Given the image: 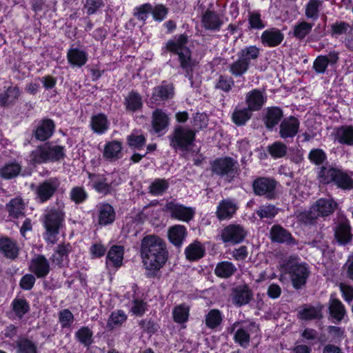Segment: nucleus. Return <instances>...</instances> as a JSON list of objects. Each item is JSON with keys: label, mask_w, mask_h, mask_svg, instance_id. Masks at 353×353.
Wrapping results in <instances>:
<instances>
[{"label": "nucleus", "mask_w": 353, "mask_h": 353, "mask_svg": "<svg viewBox=\"0 0 353 353\" xmlns=\"http://www.w3.org/2000/svg\"><path fill=\"white\" fill-rule=\"evenodd\" d=\"M283 112L279 108H268L265 118V125L268 128H272L281 119Z\"/></svg>", "instance_id": "nucleus-41"}, {"label": "nucleus", "mask_w": 353, "mask_h": 353, "mask_svg": "<svg viewBox=\"0 0 353 353\" xmlns=\"http://www.w3.org/2000/svg\"><path fill=\"white\" fill-rule=\"evenodd\" d=\"M127 319L126 314L120 310L114 311L109 316L107 323V327L112 330L116 327L120 326Z\"/></svg>", "instance_id": "nucleus-45"}, {"label": "nucleus", "mask_w": 353, "mask_h": 353, "mask_svg": "<svg viewBox=\"0 0 353 353\" xmlns=\"http://www.w3.org/2000/svg\"><path fill=\"white\" fill-rule=\"evenodd\" d=\"M173 95V87L170 85L157 87L152 94V99L157 100H166Z\"/></svg>", "instance_id": "nucleus-50"}, {"label": "nucleus", "mask_w": 353, "mask_h": 353, "mask_svg": "<svg viewBox=\"0 0 353 353\" xmlns=\"http://www.w3.org/2000/svg\"><path fill=\"white\" fill-rule=\"evenodd\" d=\"M299 317L304 320L319 319L321 315V307L307 306L301 310L298 313Z\"/></svg>", "instance_id": "nucleus-47"}, {"label": "nucleus", "mask_w": 353, "mask_h": 353, "mask_svg": "<svg viewBox=\"0 0 353 353\" xmlns=\"http://www.w3.org/2000/svg\"><path fill=\"white\" fill-rule=\"evenodd\" d=\"M270 238L273 241L278 243H286L290 245L296 244L292 235L285 229L280 225H274L270 230Z\"/></svg>", "instance_id": "nucleus-22"}, {"label": "nucleus", "mask_w": 353, "mask_h": 353, "mask_svg": "<svg viewBox=\"0 0 353 353\" xmlns=\"http://www.w3.org/2000/svg\"><path fill=\"white\" fill-rule=\"evenodd\" d=\"M277 212V209L274 205H263L256 211L257 215L261 219L273 218Z\"/></svg>", "instance_id": "nucleus-62"}, {"label": "nucleus", "mask_w": 353, "mask_h": 353, "mask_svg": "<svg viewBox=\"0 0 353 353\" xmlns=\"http://www.w3.org/2000/svg\"><path fill=\"white\" fill-rule=\"evenodd\" d=\"M236 169V162L226 157L215 160L212 163V171L219 175L231 174Z\"/></svg>", "instance_id": "nucleus-14"}, {"label": "nucleus", "mask_w": 353, "mask_h": 353, "mask_svg": "<svg viewBox=\"0 0 353 353\" xmlns=\"http://www.w3.org/2000/svg\"><path fill=\"white\" fill-rule=\"evenodd\" d=\"M60 185L59 179L50 178L40 183L36 189L37 199L41 203L49 200Z\"/></svg>", "instance_id": "nucleus-9"}, {"label": "nucleus", "mask_w": 353, "mask_h": 353, "mask_svg": "<svg viewBox=\"0 0 353 353\" xmlns=\"http://www.w3.org/2000/svg\"><path fill=\"white\" fill-rule=\"evenodd\" d=\"M308 158L315 165H321L325 161L326 154L321 149H314L310 152Z\"/></svg>", "instance_id": "nucleus-63"}, {"label": "nucleus", "mask_w": 353, "mask_h": 353, "mask_svg": "<svg viewBox=\"0 0 353 353\" xmlns=\"http://www.w3.org/2000/svg\"><path fill=\"white\" fill-rule=\"evenodd\" d=\"M323 3V1L322 0H310L305 6V17L313 21L317 20L319 17Z\"/></svg>", "instance_id": "nucleus-30"}, {"label": "nucleus", "mask_w": 353, "mask_h": 353, "mask_svg": "<svg viewBox=\"0 0 353 353\" xmlns=\"http://www.w3.org/2000/svg\"><path fill=\"white\" fill-rule=\"evenodd\" d=\"M185 227L181 225H176L168 230V239L176 246H180L185 236Z\"/></svg>", "instance_id": "nucleus-29"}, {"label": "nucleus", "mask_w": 353, "mask_h": 353, "mask_svg": "<svg viewBox=\"0 0 353 353\" xmlns=\"http://www.w3.org/2000/svg\"><path fill=\"white\" fill-rule=\"evenodd\" d=\"M337 141L347 145H353V127L342 126L336 131Z\"/></svg>", "instance_id": "nucleus-33"}, {"label": "nucleus", "mask_w": 353, "mask_h": 353, "mask_svg": "<svg viewBox=\"0 0 353 353\" xmlns=\"http://www.w3.org/2000/svg\"><path fill=\"white\" fill-rule=\"evenodd\" d=\"M98 210L99 224L105 225L114 221L115 213L112 205L108 203H99Z\"/></svg>", "instance_id": "nucleus-24"}, {"label": "nucleus", "mask_w": 353, "mask_h": 353, "mask_svg": "<svg viewBox=\"0 0 353 353\" xmlns=\"http://www.w3.org/2000/svg\"><path fill=\"white\" fill-rule=\"evenodd\" d=\"M13 310L16 314L21 317L29 310V305L24 299H15L12 303Z\"/></svg>", "instance_id": "nucleus-60"}, {"label": "nucleus", "mask_w": 353, "mask_h": 353, "mask_svg": "<svg viewBox=\"0 0 353 353\" xmlns=\"http://www.w3.org/2000/svg\"><path fill=\"white\" fill-rule=\"evenodd\" d=\"M48 161H57L63 159L64 148L58 145H45Z\"/></svg>", "instance_id": "nucleus-39"}, {"label": "nucleus", "mask_w": 353, "mask_h": 353, "mask_svg": "<svg viewBox=\"0 0 353 353\" xmlns=\"http://www.w3.org/2000/svg\"><path fill=\"white\" fill-rule=\"evenodd\" d=\"M169 183L164 179H156L150 185V193L153 196L162 195L168 188Z\"/></svg>", "instance_id": "nucleus-48"}, {"label": "nucleus", "mask_w": 353, "mask_h": 353, "mask_svg": "<svg viewBox=\"0 0 353 353\" xmlns=\"http://www.w3.org/2000/svg\"><path fill=\"white\" fill-rule=\"evenodd\" d=\"M17 353H37V346L34 342L27 339L20 338L16 342Z\"/></svg>", "instance_id": "nucleus-40"}, {"label": "nucleus", "mask_w": 353, "mask_h": 353, "mask_svg": "<svg viewBox=\"0 0 353 353\" xmlns=\"http://www.w3.org/2000/svg\"><path fill=\"white\" fill-rule=\"evenodd\" d=\"M239 323L233 325V330L236 329L234 339L242 347H247L250 342V334L243 327H238Z\"/></svg>", "instance_id": "nucleus-51"}, {"label": "nucleus", "mask_w": 353, "mask_h": 353, "mask_svg": "<svg viewBox=\"0 0 353 353\" xmlns=\"http://www.w3.org/2000/svg\"><path fill=\"white\" fill-rule=\"evenodd\" d=\"M252 298V293L247 285L240 286L234 290L233 302L239 306L245 305Z\"/></svg>", "instance_id": "nucleus-25"}, {"label": "nucleus", "mask_w": 353, "mask_h": 353, "mask_svg": "<svg viewBox=\"0 0 353 353\" xmlns=\"http://www.w3.org/2000/svg\"><path fill=\"white\" fill-rule=\"evenodd\" d=\"M335 237L341 243H347L351 238L350 226L345 223L339 224L335 230Z\"/></svg>", "instance_id": "nucleus-54"}, {"label": "nucleus", "mask_w": 353, "mask_h": 353, "mask_svg": "<svg viewBox=\"0 0 353 353\" xmlns=\"http://www.w3.org/2000/svg\"><path fill=\"white\" fill-rule=\"evenodd\" d=\"M251 117V111L247 108L236 109L232 114V120L238 125H244Z\"/></svg>", "instance_id": "nucleus-55"}, {"label": "nucleus", "mask_w": 353, "mask_h": 353, "mask_svg": "<svg viewBox=\"0 0 353 353\" xmlns=\"http://www.w3.org/2000/svg\"><path fill=\"white\" fill-rule=\"evenodd\" d=\"M249 67L246 61L238 57L236 61L229 65V72L234 77H241L248 72Z\"/></svg>", "instance_id": "nucleus-49"}, {"label": "nucleus", "mask_w": 353, "mask_h": 353, "mask_svg": "<svg viewBox=\"0 0 353 353\" xmlns=\"http://www.w3.org/2000/svg\"><path fill=\"white\" fill-rule=\"evenodd\" d=\"M21 170V166L17 162H10L0 168V177L11 179L17 176Z\"/></svg>", "instance_id": "nucleus-32"}, {"label": "nucleus", "mask_w": 353, "mask_h": 353, "mask_svg": "<svg viewBox=\"0 0 353 353\" xmlns=\"http://www.w3.org/2000/svg\"><path fill=\"white\" fill-rule=\"evenodd\" d=\"M275 187L276 181L268 178H259L253 183L254 192L258 195H265L269 199L273 198Z\"/></svg>", "instance_id": "nucleus-15"}, {"label": "nucleus", "mask_w": 353, "mask_h": 353, "mask_svg": "<svg viewBox=\"0 0 353 353\" xmlns=\"http://www.w3.org/2000/svg\"><path fill=\"white\" fill-rule=\"evenodd\" d=\"M126 110L130 112H135L142 108L143 102L139 94L131 92L125 99Z\"/></svg>", "instance_id": "nucleus-36"}, {"label": "nucleus", "mask_w": 353, "mask_h": 353, "mask_svg": "<svg viewBox=\"0 0 353 353\" xmlns=\"http://www.w3.org/2000/svg\"><path fill=\"white\" fill-rule=\"evenodd\" d=\"M187 43L188 36L181 34L169 41L166 44V48L168 50L176 52L179 55L181 66L185 69H188L192 65L190 52L186 47Z\"/></svg>", "instance_id": "nucleus-5"}, {"label": "nucleus", "mask_w": 353, "mask_h": 353, "mask_svg": "<svg viewBox=\"0 0 353 353\" xmlns=\"http://www.w3.org/2000/svg\"><path fill=\"white\" fill-rule=\"evenodd\" d=\"M194 131L203 129L208 125V117L205 114L196 113L192 121Z\"/></svg>", "instance_id": "nucleus-64"}, {"label": "nucleus", "mask_w": 353, "mask_h": 353, "mask_svg": "<svg viewBox=\"0 0 353 353\" xmlns=\"http://www.w3.org/2000/svg\"><path fill=\"white\" fill-rule=\"evenodd\" d=\"M30 270L38 278L46 276L50 272V265L46 258L42 255H38L32 259Z\"/></svg>", "instance_id": "nucleus-17"}, {"label": "nucleus", "mask_w": 353, "mask_h": 353, "mask_svg": "<svg viewBox=\"0 0 353 353\" xmlns=\"http://www.w3.org/2000/svg\"><path fill=\"white\" fill-rule=\"evenodd\" d=\"M284 39L283 33L276 28L264 30L261 35V43L268 48H274L280 45Z\"/></svg>", "instance_id": "nucleus-12"}, {"label": "nucleus", "mask_w": 353, "mask_h": 353, "mask_svg": "<svg viewBox=\"0 0 353 353\" xmlns=\"http://www.w3.org/2000/svg\"><path fill=\"white\" fill-rule=\"evenodd\" d=\"M268 152L273 159L283 158L287 154L288 147L281 141H275L268 146Z\"/></svg>", "instance_id": "nucleus-44"}, {"label": "nucleus", "mask_w": 353, "mask_h": 353, "mask_svg": "<svg viewBox=\"0 0 353 353\" xmlns=\"http://www.w3.org/2000/svg\"><path fill=\"white\" fill-rule=\"evenodd\" d=\"M65 219L64 213L60 210H50L45 216L43 221L46 229V239L54 244L55 236L59 234Z\"/></svg>", "instance_id": "nucleus-4"}, {"label": "nucleus", "mask_w": 353, "mask_h": 353, "mask_svg": "<svg viewBox=\"0 0 353 353\" xmlns=\"http://www.w3.org/2000/svg\"><path fill=\"white\" fill-rule=\"evenodd\" d=\"M330 314L336 321H341L345 314V310L342 303L336 299H331L329 306Z\"/></svg>", "instance_id": "nucleus-38"}, {"label": "nucleus", "mask_w": 353, "mask_h": 353, "mask_svg": "<svg viewBox=\"0 0 353 353\" xmlns=\"http://www.w3.org/2000/svg\"><path fill=\"white\" fill-rule=\"evenodd\" d=\"M29 161L33 165L48 162L45 145L37 147L31 152L29 156Z\"/></svg>", "instance_id": "nucleus-46"}, {"label": "nucleus", "mask_w": 353, "mask_h": 353, "mask_svg": "<svg viewBox=\"0 0 353 353\" xmlns=\"http://www.w3.org/2000/svg\"><path fill=\"white\" fill-rule=\"evenodd\" d=\"M288 269L293 287L296 289L301 288L310 274L308 265L305 263L295 262L291 265L288 264Z\"/></svg>", "instance_id": "nucleus-7"}, {"label": "nucleus", "mask_w": 353, "mask_h": 353, "mask_svg": "<svg viewBox=\"0 0 353 353\" xmlns=\"http://www.w3.org/2000/svg\"><path fill=\"white\" fill-rule=\"evenodd\" d=\"M222 317L218 310H212L205 317L206 325L211 329L216 327L221 322Z\"/></svg>", "instance_id": "nucleus-57"}, {"label": "nucleus", "mask_w": 353, "mask_h": 353, "mask_svg": "<svg viewBox=\"0 0 353 353\" xmlns=\"http://www.w3.org/2000/svg\"><path fill=\"white\" fill-rule=\"evenodd\" d=\"M76 336L78 340L85 346L90 345L92 342V332L88 327H81L76 333Z\"/></svg>", "instance_id": "nucleus-59"}, {"label": "nucleus", "mask_w": 353, "mask_h": 353, "mask_svg": "<svg viewBox=\"0 0 353 353\" xmlns=\"http://www.w3.org/2000/svg\"><path fill=\"white\" fill-rule=\"evenodd\" d=\"M90 126L92 130L97 134H103L109 127L107 117L103 114L94 115L91 118Z\"/></svg>", "instance_id": "nucleus-28"}, {"label": "nucleus", "mask_w": 353, "mask_h": 353, "mask_svg": "<svg viewBox=\"0 0 353 353\" xmlns=\"http://www.w3.org/2000/svg\"><path fill=\"white\" fill-rule=\"evenodd\" d=\"M248 21L249 30H262L265 27V23L261 19V15L256 12H248Z\"/></svg>", "instance_id": "nucleus-52"}, {"label": "nucleus", "mask_w": 353, "mask_h": 353, "mask_svg": "<svg viewBox=\"0 0 353 353\" xmlns=\"http://www.w3.org/2000/svg\"><path fill=\"white\" fill-rule=\"evenodd\" d=\"M246 236L244 228L237 224H230L221 232V238L225 243L236 244L241 243Z\"/></svg>", "instance_id": "nucleus-10"}, {"label": "nucleus", "mask_w": 353, "mask_h": 353, "mask_svg": "<svg viewBox=\"0 0 353 353\" xmlns=\"http://www.w3.org/2000/svg\"><path fill=\"white\" fill-rule=\"evenodd\" d=\"M189 316V308L185 305L176 306L173 311V318L175 322L183 323L188 321Z\"/></svg>", "instance_id": "nucleus-56"}, {"label": "nucleus", "mask_w": 353, "mask_h": 353, "mask_svg": "<svg viewBox=\"0 0 353 353\" xmlns=\"http://www.w3.org/2000/svg\"><path fill=\"white\" fill-rule=\"evenodd\" d=\"M165 210L170 213L172 218L177 220L189 222L195 214V208L187 207L174 201L168 202L165 206Z\"/></svg>", "instance_id": "nucleus-8"}, {"label": "nucleus", "mask_w": 353, "mask_h": 353, "mask_svg": "<svg viewBox=\"0 0 353 353\" xmlns=\"http://www.w3.org/2000/svg\"><path fill=\"white\" fill-rule=\"evenodd\" d=\"M313 23L305 21H299L294 27V36L299 39H304L312 30Z\"/></svg>", "instance_id": "nucleus-53"}, {"label": "nucleus", "mask_w": 353, "mask_h": 353, "mask_svg": "<svg viewBox=\"0 0 353 353\" xmlns=\"http://www.w3.org/2000/svg\"><path fill=\"white\" fill-rule=\"evenodd\" d=\"M299 121L294 117L283 119L279 126L280 137L284 139L295 137L299 132Z\"/></svg>", "instance_id": "nucleus-13"}, {"label": "nucleus", "mask_w": 353, "mask_h": 353, "mask_svg": "<svg viewBox=\"0 0 353 353\" xmlns=\"http://www.w3.org/2000/svg\"><path fill=\"white\" fill-rule=\"evenodd\" d=\"M21 92L17 86H10L0 94V105L7 106L14 103L19 97Z\"/></svg>", "instance_id": "nucleus-27"}, {"label": "nucleus", "mask_w": 353, "mask_h": 353, "mask_svg": "<svg viewBox=\"0 0 353 353\" xmlns=\"http://www.w3.org/2000/svg\"><path fill=\"white\" fill-rule=\"evenodd\" d=\"M236 270L235 265L230 261H222L216 265L215 268V274L221 278H229Z\"/></svg>", "instance_id": "nucleus-35"}, {"label": "nucleus", "mask_w": 353, "mask_h": 353, "mask_svg": "<svg viewBox=\"0 0 353 353\" xmlns=\"http://www.w3.org/2000/svg\"><path fill=\"white\" fill-rule=\"evenodd\" d=\"M70 251L71 246L69 243L59 244L52 255L51 261L52 263L59 267L66 265L68 261V254Z\"/></svg>", "instance_id": "nucleus-20"}, {"label": "nucleus", "mask_w": 353, "mask_h": 353, "mask_svg": "<svg viewBox=\"0 0 353 353\" xmlns=\"http://www.w3.org/2000/svg\"><path fill=\"white\" fill-rule=\"evenodd\" d=\"M185 253L188 259L196 261L203 257L205 250L200 243L195 241L186 248Z\"/></svg>", "instance_id": "nucleus-37"}, {"label": "nucleus", "mask_w": 353, "mask_h": 353, "mask_svg": "<svg viewBox=\"0 0 353 353\" xmlns=\"http://www.w3.org/2000/svg\"><path fill=\"white\" fill-rule=\"evenodd\" d=\"M0 250L8 258L13 259L17 255V248L15 243L8 238L0 239Z\"/></svg>", "instance_id": "nucleus-43"}, {"label": "nucleus", "mask_w": 353, "mask_h": 353, "mask_svg": "<svg viewBox=\"0 0 353 353\" xmlns=\"http://www.w3.org/2000/svg\"><path fill=\"white\" fill-rule=\"evenodd\" d=\"M6 208L10 216L14 218H18L23 214L25 208V203L22 199L19 197L12 199L7 205Z\"/></svg>", "instance_id": "nucleus-42"}, {"label": "nucleus", "mask_w": 353, "mask_h": 353, "mask_svg": "<svg viewBox=\"0 0 353 353\" xmlns=\"http://www.w3.org/2000/svg\"><path fill=\"white\" fill-rule=\"evenodd\" d=\"M54 129V124L52 120H43L35 131V137L38 140L45 141L52 135Z\"/></svg>", "instance_id": "nucleus-26"}, {"label": "nucleus", "mask_w": 353, "mask_h": 353, "mask_svg": "<svg viewBox=\"0 0 353 353\" xmlns=\"http://www.w3.org/2000/svg\"><path fill=\"white\" fill-rule=\"evenodd\" d=\"M260 54V48L256 46H250L241 49L238 52V57L246 61L250 66L252 60H256Z\"/></svg>", "instance_id": "nucleus-34"}, {"label": "nucleus", "mask_w": 353, "mask_h": 353, "mask_svg": "<svg viewBox=\"0 0 353 353\" xmlns=\"http://www.w3.org/2000/svg\"><path fill=\"white\" fill-rule=\"evenodd\" d=\"M152 10V6L151 4L144 3L134 9V15L137 19L145 21Z\"/></svg>", "instance_id": "nucleus-58"}, {"label": "nucleus", "mask_w": 353, "mask_h": 353, "mask_svg": "<svg viewBox=\"0 0 353 353\" xmlns=\"http://www.w3.org/2000/svg\"><path fill=\"white\" fill-rule=\"evenodd\" d=\"M123 145L119 141H111L104 146L103 157L109 161H114L120 159L122 157Z\"/></svg>", "instance_id": "nucleus-21"}, {"label": "nucleus", "mask_w": 353, "mask_h": 353, "mask_svg": "<svg viewBox=\"0 0 353 353\" xmlns=\"http://www.w3.org/2000/svg\"><path fill=\"white\" fill-rule=\"evenodd\" d=\"M318 178L322 183L334 182L342 189L353 188V179L347 173L336 168L322 167L318 172Z\"/></svg>", "instance_id": "nucleus-3"}, {"label": "nucleus", "mask_w": 353, "mask_h": 353, "mask_svg": "<svg viewBox=\"0 0 353 353\" xmlns=\"http://www.w3.org/2000/svg\"><path fill=\"white\" fill-rule=\"evenodd\" d=\"M170 122L168 114L161 109H156L152 115V128L154 132L159 133L165 130Z\"/></svg>", "instance_id": "nucleus-19"}, {"label": "nucleus", "mask_w": 353, "mask_h": 353, "mask_svg": "<svg viewBox=\"0 0 353 353\" xmlns=\"http://www.w3.org/2000/svg\"><path fill=\"white\" fill-rule=\"evenodd\" d=\"M67 58L69 63L74 67H81L88 61V54L78 48H71L68 51Z\"/></svg>", "instance_id": "nucleus-23"}, {"label": "nucleus", "mask_w": 353, "mask_h": 353, "mask_svg": "<svg viewBox=\"0 0 353 353\" xmlns=\"http://www.w3.org/2000/svg\"><path fill=\"white\" fill-rule=\"evenodd\" d=\"M195 131L187 127H176L169 136L170 145L174 149L187 150L195 139Z\"/></svg>", "instance_id": "nucleus-6"}, {"label": "nucleus", "mask_w": 353, "mask_h": 353, "mask_svg": "<svg viewBox=\"0 0 353 353\" xmlns=\"http://www.w3.org/2000/svg\"><path fill=\"white\" fill-rule=\"evenodd\" d=\"M201 22L205 29L211 30H219L223 23L221 16L212 10L205 12Z\"/></svg>", "instance_id": "nucleus-18"}, {"label": "nucleus", "mask_w": 353, "mask_h": 353, "mask_svg": "<svg viewBox=\"0 0 353 353\" xmlns=\"http://www.w3.org/2000/svg\"><path fill=\"white\" fill-rule=\"evenodd\" d=\"M239 208L237 203L231 199L221 201L216 210V215L219 221L232 219Z\"/></svg>", "instance_id": "nucleus-11"}, {"label": "nucleus", "mask_w": 353, "mask_h": 353, "mask_svg": "<svg viewBox=\"0 0 353 353\" xmlns=\"http://www.w3.org/2000/svg\"><path fill=\"white\" fill-rule=\"evenodd\" d=\"M123 259V248L122 246L114 245L112 246L107 256L106 263L107 265L112 264L114 267H119L121 265Z\"/></svg>", "instance_id": "nucleus-31"}, {"label": "nucleus", "mask_w": 353, "mask_h": 353, "mask_svg": "<svg viewBox=\"0 0 353 353\" xmlns=\"http://www.w3.org/2000/svg\"><path fill=\"white\" fill-rule=\"evenodd\" d=\"M265 102V97L263 93L256 89L248 92L245 95V103L247 108L251 111H259Z\"/></svg>", "instance_id": "nucleus-16"}, {"label": "nucleus", "mask_w": 353, "mask_h": 353, "mask_svg": "<svg viewBox=\"0 0 353 353\" xmlns=\"http://www.w3.org/2000/svg\"><path fill=\"white\" fill-rule=\"evenodd\" d=\"M140 254L144 268L152 274L165 265L169 257L165 241L154 234L146 235L142 239Z\"/></svg>", "instance_id": "nucleus-1"}, {"label": "nucleus", "mask_w": 353, "mask_h": 353, "mask_svg": "<svg viewBox=\"0 0 353 353\" xmlns=\"http://www.w3.org/2000/svg\"><path fill=\"white\" fill-rule=\"evenodd\" d=\"M337 203L331 198H321L310 208L307 212L301 215V220L306 224L312 223L318 217H325L332 214L336 210Z\"/></svg>", "instance_id": "nucleus-2"}, {"label": "nucleus", "mask_w": 353, "mask_h": 353, "mask_svg": "<svg viewBox=\"0 0 353 353\" xmlns=\"http://www.w3.org/2000/svg\"><path fill=\"white\" fill-rule=\"evenodd\" d=\"M70 199L76 203L83 202L88 197L85 190L81 187H74L70 191Z\"/></svg>", "instance_id": "nucleus-61"}]
</instances>
